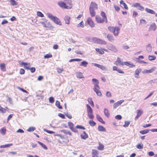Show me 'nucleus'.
I'll use <instances>...</instances> for the list:
<instances>
[{
	"label": "nucleus",
	"instance_id": "61",
	"mask_svg": "<svg viewBox=\"0 0 157 157\" xmlns=\"http://www.w3.org/2000/svg\"><path fill=\"white\" fill-rule=\"evenodd\" d=\"M140 23L141 24H146L147 23L146 21L144 19H141L140 20Z\"/></svg>",
	"mask_w": 157,
	"mask_h": 157
},
{
	"label": "nucleus",
	"instance_id": "4",
	"mask_svg": "<svg viewBox=\"0 0 157 157\" xmlns=\"http://www.w3.org/2000/svg\"><path fill=\"white\" fill-rule=\"evenodd\" d=\"M92 81L94 84V87L93 88V90H94L95 89H100V87L98 85V81L95 78H93Z\"/></svg>",
	"mask_w": 157,
	"mask_h": 157
},
{
	"label": "nucleus",
	"instance_id": "36",
	"mask_svg": "<svg viewBox=\"0 0 157 157\" xmlns=\"http://www.w3.org/2000/svg\"><path fill=\"white\" fill-rule=\"evenodd\" d=\"M99 145L98 147V149L100 150H102L104 148V146L102 144H101L100 143H99Z\"/></svg>",
	"mask_w": 157,
	"mask_h": 157
},
{
	"label": "nucleus",
	"instance_id": "63",
	"mask_svg": "<svg viewBox=\"0 0 157 157\" xmlns=\"http://www.w3.org/2000/svg\"><path fill=\"white\" fill-rule=\"evenodd\" d=\"M57 71L59 73H60L62 72L63 71V68H57Z\"/></svg>",
	"mask_w": 157,
	"mask_h": 157
},
{
	"label": "nucleus",
	"instance_id": "8",
	"mask_svg": "<svg viewBox=\"0 0 157 157\" xmlns=\"http://www.w3.org/2000/svg\"><path fill=\"white\" fill-rule=\"evenodd\" d=\"M96 20L98 23H103L105 21L104 19H102L100 17L98 16H96L95 17Z\"/></svg>",
	"mask_w": 157,
	"mask_h": 157
},
{
	"label": "nucleus",
	"instance_id": "44",
	"mask_svg": "<svg viewBox=\"0 0 157 157\" xmlns=\"http://www.w3.org/2000/svg\"><path fill=\"white\" fill-rule=\"evenodd\" d=\"M89 124L91 126H94L96 125V123L93 121H90Z\"/></svg>",
	"mask_w": 157,
	"mask_h": 157
},
{
	"label": "nucleus",
	"instance_id": "17",
	"mask_svg": "<svg viewBox=\"0 0 157 157\" xmlns=\"http://www.w3.org/2000/svg\"><path fill=\"white\" fill-rule=\"evenodd\" d=\"M142 71L141 69L138 68L135 71L134 74L136 75L135 77L136 78H138V76L139 75V73L141 72Z\"/></svg>",
	"mask_w": 157,
	"mask_h": 157
},
{
	"label": "nucleus",
	"instance_id": "30",
	"mask_svg": "<svg viewBox=\"0 0 157 157\" xmlns=\"http://www.w3.org/2000/svg\"><path fill=\"white\" fill-rule=\"evenodd\" d=\"M150 29H151L154 31L156 29V26L155 23H153L150 26Z\"/></svg>",
	"mask_w": 157,
	"mask_h": 157
},
{
	"label": "nucleus",
	"instance_id": "59",
	"mask_svg": "<svg viewBox=\"0 0 157 157\" xmlns=\"http://www.w3.org/2000/svg\"><path fill=\"white\" fill-rule=\"evenodd\" d=\"M76 128H79V129H85V128L83 126H82L81 125H77L76 126Z\"/></svg>",
	"mask_w": 157,
	"mask_h": 157
},
{
	"label": "nucleus",
	"instance_id": "49",
	"mask_svg": "<svg viewBox=\"0 0 157 157\" xmlns=\"http://www.w3.org/2000/svg\"><path fill=\"white\" fill-rule=\"evenodd\" d=\"M136 147L139 149H142L143 147V144H139L137 145Z\"/></svg>",
	"mask_w": 157,
	"mask_h": 157
},
{
	"label": "nucleus",
	"instance_id": "47",
	"mask_svg": "<svg viewBox=\"0 0 157 157\" xmlns=\"http://www.w3.org/2000/svg\"><path fill=\"white\" fill-rule=\"evenodd\" d=\"M78 27H81L82 28H83L84 27V23L83 21H82L79 24H78L77 25Z\"/></svg>",
	"mask_w": 157,
	"mask_h": 157
},
{
	"label": "nucleus",
	"instance_id": "55",
	"mask_svg": "<svg viewBox=\"0 0 157 157\" xmlns=\"http://www.w3.org/2000/svg\"><path fill=\"white\" fill-rule=\"evenodd\" d=\"M52 57V55L51 54H47L45 55L44 57V58H51Z\"/></svg>",
	"mask_w": 157,
	"mask_h": 157
},
{
	"label": "nucleus",
	"instance_id": "6",
	"mask_svg": "<svg viewBox=\"0 0 157 157\" xmlns=\"http://www.w3.org/2000/svg\"><path fill=\"white\" fill-rule=\"evenodd\" d=\"M68 124L69 128L71 131L74 132H77V131L75 128L74 127V125L71 122H68Z\"/></svg>",
	"mask_w": 157,
	"mask_h": 157
},
{
	"label": "nucleus",
	"instance_id": "29",
	"mask_svg": "<svg viewBox=\"0 0 157 157\" xmlns=\"http://www.w3.org/2000/svg\"><path fill=\"white\" fill-rule=\"evenodd\" d=\"M101 16L103 18V19H104L105 20V21L106 23H107V17L106 16L105 14V13L104 12H102L101 13Z\"/></svg>",
	"mask_w": 157,
	"mask_h": 157
},
{
	"label": "nucleus",
	"instance_id": "48",
	"mask_svg": "<svg viewBox=\"0 0 157 157\" xmlns=\"http://www.w3.org/2000/svg\"><path fill=\"white\" fill-rule=\"evenodd\" d=\"M37 15L38 16L40 17H44V14L40 11H38L37 12Z\"/></svg>",
	"mask_w": 157,
	"mask_h": 157
},
{
	"label": "nucleus",
	"instance_id": "3",
	"mask_svg": "<svg viewBox=\"0 0 157 157\" xmlns=\"http://www.w3.org/2000/svg\"><path fill=\"white\" fill-rule=\"evenodd\" d=\"M106 47L108 49L114 52H117L118 51V50L112 44H109Z\"/></svg>",
	"mask_w": 157,
	"mask_h": 157
},
{
	"label": "nucleus",
	"instance_id": "1",
	"mask_svg": "<svg viewBox=\"0 0 157 157\" xmlns=\"http://www.w3.org/2000/svg\"><path fill=\"white\" fill-rule=\"evenodd\" d=\"M46 15L48 17L54 22L59 25H61L62 24L60 20L56 17L55 16L52 14L48 13H46Z\"/></svg>",
	"mask_w": 157,
	"mask_h": 157
},
{
	"label": "nucleus",
	"instance_id": "21",
	"mask_svg": "<svg viewBox=\"0 0 157 157\" xmlns=\"http://www.w3.org/2000/svg\"><path fill=\"white\" fill-rule=\"evenodd\" d=\"M97 118L98 120L103 124H105V122L104 121L102 118L98 115H96Z\"/></svg>",
	"mask_w": 157,
	"mask_h": 157
},
{
	"label": "nucleus",
	"instance_id": "52",
	"mask_svg": "<svg viewBox=\"0 0 157 157\" xmlns=\"http://www.w3.org/2000/svg\"><path fill=\"white\" fill-rule=\"evenodd\" d=\"M97 154V151H96L95 150H92V157H95L96 156Z\"/></svg>",
	"mask_w": 157,
	"mask_h": 157
},
{
	"label": "nucleus",
	"instance_id": "41",
	"mask_svg": "<svg viewBox=\"0 0 157 157\" xmlns=\"http://www.w3.org/2000/svg\"><path fill=\"white\" fill-rule=\"evenodd\" d=\"M82 60V59H71L69 60V62H71L73 61H80Z\"/></svg>",
	"mask_w": 157,
	"mask_h": 157
},
{
	"label": "nucleus",
	"instance_id": "5",
	"mask_svg": "<svg viewBox=\"0 0 157 157\" xmlns=\"http://www.w3.org/2000/svg\"><path fill=\"white\" fill-rule=\"evenodd\" d=\"M133 6L137 8L138 10L143 11L144 10V8L140 5V3H136L133 5Z\"/></svg>",
	"mask_w": 157,
	"mask_h": 157
},
{
	"label": "nucleus",
	"instance_id": "54",
	"mask_svg": "<svg viewBox=\"0 0 157 157\" xmlns=\"http://www.w3.org/2000/svg\"><path fill=\"white\" fill-rule=\"evenodd\" d=\"M49 101L50 103H52L54 102V98L52 97H51L49 98Z\"/></svg>",
	"mask_w": 157,
	"mask_h": 157
},
{
	"label": "nucleus",
	"instance_id": "45",
	"mask_svg": "<svg viewBox=\"0 0 157 157\" xmlns=\"http://www.w3.org/2000/svg\"><path fill=\"white\" fill-rule=\"evenodd\" d=\"M93 112L88 113V115L89 117L91 119H93L94 118V116L93 114Z\"/></svg>",
	"mask_w": 157,
	"mask_h": 157
},
{
	"label": "nucleus",
	"instance_id": "40",
	"mask_svg": "<svg viewBox=\"0 0 157 157\" xmlns=\"http://www.w3.org/2000/svg\"><path fill=\"white\" fill-rule=\"evenodd\" d=\"M96 51L99 53V54H102L104 53V51L99 48H96L95 49Z\"/></svg>",
	"mask_w": 157,
	"mask_h": 157
},
{
	"label": "nucleus",
	"instance_id": "51",
	"mask_svg": "<svg viewBox=\"0 0 157 157\" xmlns=\"http://www.w3.org/2000/svg\"><path fill=\"white\" fill-rule=\"evenodd\" d=\"M115 27H113L109 26L108 28V29L111 32L113 33Z\"/></svg>",
	"mask_w": 157,
	"mask_h": 157
},
{
	"label": "nucleus",
	"instance_id": "19",
	"mask_svg": "<svg viewBox=\"0 0 157 157\" xmlns=\"http://www.w3.org/2000/svg\"><path fill=\"white\" fill-rule=\"evenodd\" d=\"M124 65L128 66L130 67H135V65L133 64L132 63L130 62H124Z\"/></svg>",
	"mask_w": 157,
	"mask_h": 157
},
{
	"label": "nucleus",
	"instance_id": "25",
	"mask_svg": "<svg viewBox=\"0 0 157 157\" xmlns=\"http://www.w3.org/2000/svg\"><path fill=\"white\" fill-rule=\"evenodd\" d=\"M99 89H98L93 90L96 93L98 96L101 97L102 94L101 91L99 90Z\"/></svg>",
	"mask_w": 157,
	"mask_h": 157
},
{
	"label": "nucleus",
	"instance_id": "42",
	"mask_svg": "<svg viewBox=\"0 0 157 157\" xmlns=\"http://www.w3.org/2000/svg\"><path fill=\"white\" fill-rule=\"evenodd\" d=\"M6 131V128H2L0 130V132L3 135L5 134Z\"/></svg>",
	"mask_w": 157,
	"mask_h": 157
},
{
	"label": "nucleus",
	"instance_id": "16",
	"mask_svg": "<svg viewBox=\"0 0 157 157\" xmlns=\"http://www.w3.org/2000/svg\"><path fill=\"white\" fill-rule=\"evenodd\" d=\"M146 50L148 53L151 52L152 50V48L150 44H147L146 46Z\"/></svg>",
	"mask_w": 157,
	"mask_h": 157
},
{
	"label": "nucleus",
	"instance_id": "64",
	"mask_svg": "<svg viewBox=\"0 0 157 157\" xmlns=\"http://www.w3.org/2000/svg\"><path fill=\"white\" fill-rule=\"evenodd\" d=\"M58 116H59L60 117H61L62 119H65V116L64 115L61 113H59L58 114Z\"/></svg>",
	"mask_w": 157,
	"mask_h": 157
},
{
	"label": "nucleus",
	"instance_id": "9",
	"mask_svg": "<svg viewBox=\"0 0 157 157\" xmlns=\"http://www.w3.org/2000/svg\"><path fill=\"white\" fill-rule=\"evenodd\" d=\"M120 28L119 27L116 26L115 27L113 33L114 35L115 36H117L119 32Z\"/></svg>",
	"mask_w": 157,
	"mask_h": 157
},
{
	"label": "nucleus",
	"instance_id": "26",
	"mask_svg": "<svg viewBox=\"0 0 157 157\" xmlns=\"http://www.w3.org/2000/svg\"><path fill=\"white\" fill-rule=\"evenodd\" d=\"M145 10L147 13L153 14H155V12L154 10L150 9L148 8H146Z\"/></svg>",
	"mask_w": 157,
	"mask_h": 157
},
{
	"label": "nucleus",
	"instance_id": "10",
	"mask_svg": "<svg viewBox=\"0 0 157 157\" xmlns=\"http://www.w3.org/2000/svg\"><path fill=\"white\" fill-rule=\"evenodd\" d=\"M137 115L135 118V120H136L142 115L143 113V111L141 109H138L137 110Z\"/></svg>",
	"mask_w": 157,
	"mask_h": 157
},
{
	"label": "nucleus",
	"instance_id": "57",
	"mask_svg": "<svg viewBox=\"0 0 157 157\" xmlns=\"http://www.w3.org/2000/svg\"><path fill=\"white\" fill-rule=\"evenodd\" d=\"M99 44L106 45L107 44V42L105 40L101 39Z\"/></svg>",
	"mask_w": 157,
	"mask_h": 157
},
{
	"label": "nucleus",
	"instance_id": "14",
	"mask_svg": "<svg viewBox=\"0 0 157 157\" xmlns=\"http://www.w3.org/2000/svg\"><path fill=\"white\" fill-rule=\"evenodd\" d=\"M91 7L93 9H98V5L95 2H91L90 5V8Z\"/></svg>",
	"mask_w": 157,
	"mask_h": 157
},
{
	"label": "nucleus",
	"instance_id": "24",
	"mask_svg": "<svg viewBox=\"0 0 157 157\" xmlns=\"http://www.w3.org/2000/svg\"><path fill=\"white\" fill-rule=\"evenodd\" d=\"M88 62L85 61H83L79 64V66H83L84 67H86L88 64Z\"/></svg>",
	"mask_w": 157,
	"mask_h": 157
},
{
	"label": "nucleus",
	"instance_id": "12",
	"mask_svg": "<svg viewBox=\"0 0 157 157\" xmlns=\"http://www.w3.org/2000/svg\"><path fill=\"white\" fill-rule=\"evenodd\" d=\"M155 67H154L150 70L145 69L144 70L142 71V73L144 74L147 73H151L155 70Z\"/></svg>",
	"mask_w": 157,
	"mask_h": 157
},
{
	"label": "nucleus",
	"instance_id": "32",
	"mask_svg": "<svg viewBox=\"0 0 157 157\" xmlns=\"http://www.w3.org/2000/svg\"><path fill=\"white\" fill-rule=\"evenodd\" d=\"M150 131V129H145L140 131V133L142 134H144L147 133Z\"/></svg>",
	"mask_w": 157,
	"mask_h": 157
},
{
	"label": "nucleus",
	"instance_id": "23",
	"mask_svg": "<svg viewBox=\"0 0 157 157\" xmlns=\"http://www.w3.org/2000/svg\"><path fill=\"white\" fill-rule=\"evenodd\" d=\"M90 13L92 17H94L95 15V12L94 11V9H93L91 7L90 8Z\"/></svg>",
	"mask_w": 157,
	"mask_h": 157
},
{
	"label": "nucleus",
	"instance_id": "43",
	"mask_svg": "<svg viewBox=\"0 0 157 157\" xmlns=\"http://www.w3.org/2000/svg\"><path fill=\"white\" fill-rule=\"evenodd\" d=\"M37 142L40 145H41V146L42 147L44 148L45 149L47 150V147L46 146L43 144V143H42L41 142L38 141Z\"/></svg>",
	"mask_w": 157,
	"mask_h": 157
},
{
	"label": "nucleus",
	"instance_id": "28",
	"mask_svg": "<svg viewBox=\"0 0 157 157\" xmlns=\"http://www.w3.org/2000/svg\"><path fill=\"white\" fill-rule=\"evenodd\" d=\"M76 77L77 78H84L81 72H78L77 73Z\"/></svg>",
	"mask_w": 157,
	"mask_h": 157
},
{
	"label": "nucleus",
	"instance_id": "13",
	"mask_svg": "<svg viewBox=\"0 0 157 157\" xmlns=\"http://www.w3.org/2000/svg\"><path fill=\"white\" fill-rule=\"evenodd\" d=\"M120 3L121 5V6L122 7H123L126 10H128V7L127 5L124 2V1L123 0H121L120 2Z\"/></svg>",
	"mask_w": 157,
	"mask_h": 157
},
{
	"label": "nucleus",
	"instance_id": "38",
	"mask_svg": "<svg viewBox=\"0 0 157 157\" xmlns=\"http://www.w3.org/2000/svg\"><path fill=\"white\" fill-rule=\"evenodd\" d=\"M55 105H56L59 109H62V107L60 105V102L59 101H56Z\"/></svg>",
	"mask_w": 157,
	"mask_h": 157
},
{
	"label": "nucleus",
	"instance_id": "27",
	"mask_svg": "<svg viewBox=\"0 0 157 157\" xmlns=\"http://www.w3.org/2000/svg\"><path fill=\"white\" fill-rule=\"evenodd\" d=\"M98 130L99 131L102 132H106V129L102 126H99L98 127Z\"/></svg>",
	"mask_w": 157,
	"mask_h": 157
},
{
	"label": "nucleus",
	"instance_id": "35",
	"mask_svg": "<svg viewBox=\"0 0 157 157\" xmlns=\"http://www.w3.org/2000/svg\"><path fill=\"white\" fill-rule=\"evenodd\" d=\"M104 113L105 115L107 117H108L109 116V113L108 109H104Z\"/></svg>",
	"mask_w": 157,
	"mask_h": 157
},
{
	"label": "nucleus",
	"instance_id": "53",
	"mask_svg": "<svg viewBox=\"0 0 157 157\" xmlns=\"http://www.w3.org/2000/svg\"><path fill=\"white\" fill-rule=\"evenodd\" d=\"M130 122L128 121H125V124L123 125V126L124 127H127L128 126Z\"/></svg>",
	"mask_w": 157,
	"mask_h": 157
},
{
	"label": "nucleus",
	"instance_id": "31",
	"mask_svg": "<svg viewBox=\"0 0 157 157\" xmlns=\"http://www.w3.org/2000/svg\"><path fill=\"white\" fill-rule=\"evenodd\" d=\"M13 145V144H5L4 145H2L0 146V148H6L10 146H11Z\"/></svg>",
	"mask_w": 157,
	"mask_h": 157
},
{
	"label": "nucleus",
	"instance_id": "7",
	"mask_svg": "<svg viewBox=\"0 0 157 157\" xmlns=\"http://www.w3.org/2000/svg\"><path fill=\"white\" fill-rule=\"evenodd\" d=\"M92 64L94 66L97 67L103 71L106 70V68L103 65H100L97 63H92Z\"/></svg>",
	"mask_w": 157,
	"mask_h": 157
},
{
	"label": "nucleus",
	"instance_id": "11",
	"mask_svg": "<svg viewBox=\"0 0 157 157\" xmlns=\"http://www.w3.org/2000/svg\"><path fill=\"white\" fill-rule=\"evenodd\" d=\"M87 21L89 25L91 27L93 28L95 24L94 23L93 21H92L91 18H88L87 20Z\"/></svg>",
	"mask_w": 157,
	"mask_h": 157
},
{
	"label": "nucleus",
	"instance_id": "62",
	"mask_svg": "<svg viewBox=\"0 0 157 157\" xmlns=\"http://www.w3.org/2000/svg\"><path fill=\"white\" fill-rule=\"evenodd\" d=\"M44 130L47 133L49 134H53L55 133V132L53 131L48 130L46 129H45Z\"/></svg>",
	"mask_w": 157,
	"mask_h": 157
},
{
	"label": "nucleus",
	"instance_id": "22",
	"mask_svg": "<svg viewBox=\"0 0 157 157\" xmlns=\"http://www.w3.org/2000/svg\"><path fill=\"white\" fill-rule=\"evenodd\" d=\"M107 37L108 40L109 41L114 40L113 36L110 34H108L107 35Z\"/></svg>",
	"mask_w": 157,
	"mask_h": 157
},
{
	"label": "nucleus",
	"instance_id": "56",
	"mask_svg": "<svg viewBox=\"0 0 157 157\" xmlns=\"http://www.w3.org/2000/svg\"><path fill=\"white\" fill-rule=\"evenodd\" d=\"M10 2H11V5L13 6L16 5L17 4V2L14 0H12L11 1H10Z\"/></svg>",
	"mask_w": 157,
	"mask_h": 157
},
{
	"label": "nucleus",
	"instance_id": "37",
	"mask_svg": "<svg viewBox=\"0 0 157 157\" xmlns=\"http://www.w3.org/2000/svg\"><path fill=\"white\" fill-rule=\"evenodd\" d=\"M156 57L155 56H150L149 55L148 56V59L150 61L155 60L156 59Z\"/></svg>",
	"mask_w": 157,
	"mask_h": 157
},
{
	"label": "nucleus",
	"instance_id": "18",
	"mask_svg": "<svg viewBox=\"0 0 157 157\" xmlns=\"http://www.w3.org/2000/svg\"><path fill=\"white\" fill-rule=\"evenodd\" d=\"M81 137L82 139H86L88 137V135L85 131H84L81 135Z\"/></svg>",
	"mask_w": 157,
	"mask_h": 157
},
{
	"label": "nucleus",
	"instance_id": "39",
	"mask_svg": "<svg viewBox=\"0 0 157 157\" xmlns=\"http://www.w3.org/2000/svg\"><path fill=\"white\" fill-rule=\"evenodd\" d=\"M88 101L90 105L93 107L94 106V104L91 98H88Z\"/></svg>",
	"mask_w": 157,
	"mask_h": 157
},
{
	"label": "nucleus",
	"instance_id": "46",
	"mask_svg": "<svg viewBox=\"0 0 157 157\" xmlns=\"http://www.w3.org/2000/svg\"><path fill=\"white\" fill-rule=\"evenodd\" d=\"M36 129V128L33 127H30L27 130V131L29 132H33Z\"/></svg>",
	"mask_w": 157,
	"mask_h": 157
},
{
	"label": "nucleus",
	"instance_id": "58",
	"mask_svg": "<svg viewBox=\"0 0 157 157\" xmlns=\"http://www.w3.org/2000/svg\"><path fill=\"white\" fill-rule=\"evenodd\" d=\"M65 115L69 119L72 118V116L70 114H68V113H65Z\"/></svg>",
	"mask_w": 157,
	"mask_h": 157
},
{
	"label": "nucleus",
	"instance_id": "33",
	"mask_svg": "<svg viewBox=\"0 0 157 157\" xmlns=\"http://www.w3.org/2000/svg\"><path fill=\"white\" fill-rule=\"evenodd\" d=\"M0 67L1 70L3 71H6V68L5 67V64L4 63L1 64L0 65Z\"/></svg>",
	"mask_w": 157,
	"mask_h": 157
},
{
	"label": "nucleus",
	"instance_id": "60",
	"mask_svg": "<svg viewBox=\"0 0 157 157\" xmlns=\"http://www.w3.org/2000/svg\"><path fill=\"white\" fill-rule=\"evenodd\" d=\"M66 4L67 5H68V6H70L71 5V7H72V3L71 1L70 0H67V2H66Z\"/></svg>",
	"mask_w": 157,
	"mask_h": 157
},
{
	"label": "nucleus",
	"instance_id": "2",
	"mask_svg": "<svg viewBox=\"0 0 157 157\" xmlns=\"http://www.w3.org/2000/svg\"><path fill=\"white\" fill-rule=\"evenodd\" d=\"M58 5L62 8H64L65 9H70L71 8V5L68 6L67 4L62 1L59 2H58Z\"/></svg>",
	"mask_w": 157,
	"mask_h": 157
},
{
	"label": "nucleus",
	"instance_id": "34",
	"mask_svg": "<svg viewBox=\"0 0 157 157\" xmlns=\"http://www.w3.org/2000/svg\"><path fill=\"white\" fill-rule=\"evenodd\" d=\"M86 106L87 107V113H89L93 112L92 109L89 105L87 104L86 105Z\"/></svg>",
	"mask_w": 157,
	"mask_h": 157
},
{
	"label": "nucleus",
	"instance_id": "50",
	"mask_svg": "<svg viewBox=\"0 0 157 157\" xmlns=\"http://www.w3.org/2000/svg\"><path fill=\"white\" fill-rule=\"evenodd\" d=\"M0 112L2 113H5L6 112V109H5L1 107L0 105Z\"/></svg>",
	"mask_w": 157,
	"mask_h": 157
},
{
	"label": "nucleus",
	"instance_id": "15",
	"mask_svg": "<svg viewBox=\"0 0 157 157\" xmlns=\"http://www.w3.org/2000/svg\"><path fill=\"white\" fill-rule=\"evenodd\" d=\"M114 64L116 65H117L119 64L122 66L124 65L123 63L121 61L120 58L119 57H117V60L115 62Z\"/></svg>",
	"mask_w": 157,
	"mask_h": 157
},
{
	"label": "nucleus",
	"instance_id": "20",
	"mask_svg": "<svg viewBox=\"0 0 157 157\" xmlns=\"http://www.w3.org/2000/svg\"><path fill=\"white\" fill-rule=\"evenodd\" d=\"M70 17L68 16H65L64 18L65 23L67 24H70Z\"/></svg>",
	"mask_w": 157,
	"mask_h": 157
}]
</instances>
